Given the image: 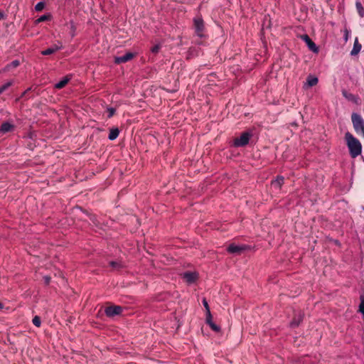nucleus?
<instances>
[{"mask_svg": "<svg viewBox=\"0 0 364 364\" xmlns=\"http://www.w3.org/2000/svg\"><path fill=\"white\" fill-rule=\"evenodd\" d=\"M345 139L350 156L355 159L360 155L362 152V145L360 141L348 132L346 133Z\"/></svg>", "mask_w": 364, "mask_h": 364, "instance_id": "1", "label": "nucleus"}, {"mask_svg": "<svg viewBox=\"0 0 364 364\" xmlns=\"http://www.w3.org/2000/svg\"><path fill=\"white\" fill-rule=\"evenodd\" d=\"M351 119L355 132L364 137V119L363 117L359 114L353 112Z\"/></svg>", "mask_w": 364, "mask_h": 364, "instance_id": "2", "label": "nucleus"}, {"mask_svg": "<svg viewBox=\"0 0 364 364\" xmlns=\"http://www.w3.org/2000/svg\"><path fill=\"white\" fill-rule=\"evenodd\" d=\"M193 26L196 34L200 37H204L205 24L203 19L200 16H196L193 18Z\"/></svg>", "mask_w": 364, "mask_h": 364, "instance_id": "3", "label": "nucleus"}, {"mask_svg": "<svg viewBox=\"0 0 364 364\" xmlns=\"http://www.w3.org/2000/svg\"><path fill=\"white\" fill-rule=\"evenodd\" d=\"M251 136L252 133L250 132H245L242 133L240 137L235 138L234 139V146L235 147H242L247 145Z\"/></svg>", "mask_w": 364, "mask_h": 364, "instance_id": "4", "label": "nucleus"}, {"mask_svg": "<svg viewBox=\"0 0 364 364\" xmlns=\"http://www.w3.org/2000/svg\"><path fill=\"white\" fill-rule=\"evenodd\" d=\"M122 307L120 306H110L105 308V313L108 317H114L121 314Z\"/></svg>", "mask_w": 364, "mask_h": 364, "instance_id": "5", "label": "nucleus"}, {"mask_svg": "<svg viewBox=\"0 0 364 364\" xmlns=\"http://www.w3.org/2000/svg\"><path fill=\"white\" fill-rule=\"evenodd\" d=\"M198 273L195 272H186L182 274L183 279L188 283V284H193L194 283L196 279H198Z\"/></svg>", "mask_w": 364, "mask_h": 364, "instance_id": "6", "label": "nucleus"}, {"mask_svg": "<svg viewBox=\"0 0 364 364\" xmlns=\"http://www.w3.org/2000/svg\"><path fill=\"white\" fill-rule=\"evenodd\" d=\"M246 250L245 245H237L234 243L230 244L227 247V251L231 254H240L242 251Z\"/></svg>", "mask_w": 364, "mask_h": 364, "instance_id": "7", "label": "nucleus"}, {"mask_svg": "<svg viewBox=\"0 0 364 364\" xmlns=\"http://www.w3.org/2000/svg\"><path fill=\"white\" fill-rule=\"evenodd\" d=\"M301 38L306 42L308 48L310 50H311L314 53H318V48L315 44L314 42L309 38V36L306 34L301 36Z\"/></svg>", "mask_w": 364, "mask_h": 364, "instance_id": "8", "label": "nucleus"}, {"mask_svg": "<svg viewBox=\"0 0 364 364\" xmlns=\"http://www.w3.org/2000/svg\"><path fill=\"white\" fill-rule=\"evenodd\" d=\"M134 56V53L128 52L122 56L116 57L114 59V63L117 64L124 63L132 60Z\"/></svg>", "mask_w": 364, "mask_h": 364, "instance_id": "9", "label": "nucleus"}, {"mask_svg": "<svg viewBox=\"0 0 364 364\" xmlns=\"http://www.w3.org/2000/svg\"><path fill=\"white\" fill-rule=\"evenodd\" d=\"M15 126L9 122H4L0 126V133L6 134L14 131Z\"/></svg>", "mask_w": 364, "mask_h": 364, "instance_id": "10", "label": "nucleus"}, {"mask_svg": "<svg viewBox=\"0 0 364 364\" xmlns=\"http://www.w3.org/2000/svg\"><path fill=\"white\" fill-rule=\"evenodd\" d=\"M303 318H304V314H302L301 311H299L297 314H296L294 316V318L290 322V327L296 328V327L299 326V325L303 321Z\"/></svg>", "mask_w": 364, "mask_h": 364, "instance_id": "11", "label": "nucleus"}, {"mask_svg": "<svg viewBox=\"0 0 364 364\" xmlns=\"http://www.w3.org/2000/svg\"><path fill=\"white\" fill-rule=\"evenodd\" d=\"M342 95L348 101L352 102L355 104H358L359 98L358 96L348 92L346 90H342Z\"/></svg>", "mask_w": 364, "mask_h": 364, "instance_id": "12", "label": "nucleus"}, {"mask_svg": "<svg viewBox=\"0 0 364 364\" xmlns=\"http://www.w3.org/2000/svg\"><path fill=\"white\" fill-rule=\"evenodd\" d=\"M362 49V45L359 43L358 38L355 37L354 40V43L353 48L350 51V55L351 56H355L357 55Z\"/></svg>", "mask_w": 364, "mask_h": 364, "instance_id": "13", "label": "nucleus"}, {"mask_svg": "<svg viewBox=\"0 0 364 364\" xmlns=\"http://www.w3.org/2000/svg\"><path fill=\"white\" fill-rule=\"evenodd\" d=\"M119 129L117 127L112 128L109 131L108 139L110 141H114L119 136Z\"/></svg>", "mask_w": 364, "mask_h": 364, "instance_id": "14", "label": "nucleus"}, {"mask_svg": "<svg viewBox=\"0 0 364 364\" xmlns=\"http://www.w3.org/2000/svg\"><path fill=\"white\" fill-rule=\"evenodd\" d=\"M20 65L18 60H14L10 63L7 64L3 69V71H9L12 68H16Z\"/></svg>", "mask_w": 364, "mask_h": 364, "instance_id": "15", "label": "nucleus"}, {"mask_svg": "<svg viewBox=\"0 0 364 364\" xmlns=\"http://www.w3.org/2000/svg\"><path fill=\"white\" fill-rule=\"evenodd\" d=\"M70 77H65L64 78H63L61 80H60L55 85V87L56 89L63 88L68 84V82L70 81Z\"/></svg>", "mask_w": 364, "mask_h": 364, "instance_id": "16", "label": "nucleus"}, {"mask_svg": "<svg viewBox=\"0 0 364 364\" xmlns=\"http://www.w3.org/2000/svg\"><path fill=\"white\" fill-rule=\"evenodd\" d=\"M318 82V77L314 76H309L306 79V84L309 87H313L316 85Z\"/></svg>", "mask_w": 364, "mask_h": 364, "instance_id": "17", "label": "nucleus"}, {"mask_svg": "<svg viewBox=\"0 0 364 364\" xmlns=\"http://www.w3.org/2000/svg\"><path fill=\"white\" fill-rule=\"evenodd\" d=\"M355 7H356V9H357V11H358V14H359V16L361 18H363L364 17V8H363L362 4L358 1H356Z\"/></svg>", "mask_w": 364, "mask_h": 364, "instance_id": "18", "label": "nucleus"}, {"mask_svg": "<svg viewBox=\"0 0 364 364\" xmlns=\"http://www.w3.org/2000/svg\"><path fill=\"white\" fill-rule=\"evenodd\" d=\"M284 178L281 176H278L277 178L272 181V185L280 188L282 185L284 183Z\"/></svg>", "mask_w": 364, "mask_h": 364, "instance_id": "19", "label": "nucleus"}, {"mask_svg": "<svg viewBox=\"0 0 364 364\" xmlns=\"http://www.w3.org/2000/svg\"><path fill=\"white\" fill-rule=\"evenodd\" d=\"M14 83L13 80H9L0 86V95L2 94L4 91H6L9 87H11Z\"/></svg>", "mask_w": 364, "mask_h": 364, "instance_id": "20", "label": "nucleus"}, {"mask_svg": "<svg viewBox=\"0 0 364 364\" xmlns=\"http://www.w3.org/2000/svg\"><path fill=\"white\" fill-rule=\"evenodd\" d=\"M360 304L359 305V311L362 314L364 318V295L362 294L360 296Z\"/></svg>", "mask_w": 364, "mask_h": 364, "instance_id": "21", "label": "nucleus"}, {"mask_svg": "<svg viewBox=\"0 0 364 364\" xmlns=\"http://www.w3.org/2000/svg\"><path fill=\"white\" fill-rule=\"evenodd\" d=\"M33 324L36 327H40L41 325V320L38 316H35L32 320Z\"/></svg>", "mask_w": 364, "mask_h": 364, "instance_id": "22", "label": "nucleus"}, {"mask_svg": "<svg viewBox=\"0 0 364 364\" xmlns=\"http://www.w3.org/2000/svg\"><path fill=\"white\" fill-rule=\"evenodd\" d=\"M70 36L72 38L75 36L76 26L73 21L70 22Z\"/></svg>", "mask_w": 364, "mask_h": 364, "instance_id": "23", "label": "nucleus"}, {"mask_svg": "<svg viewBox=\"0 0 364 364\" xmlns=\"http://www.w3.org/2000/svg\"><path fill=\"white\" fill-rule=\"evenodd\" d=\"M109 265L114 269H120L122 267V264L119 262L112 261L109 262Z\"/></svg>", "mask_w": 364, "mask_h": 364, "instance_id": "24", "label": "nucleus"}, {"mask_svg": "<svg viewBox=\"0 0 364 364\" xmlns=\"http://www.w3.org/2000/svg\"><path fill=\"white\" fill-rule=\"evenodd\" d=\"M208 325L215 332H219L220 331V327L219 326H218L217 324H215L213 321Z\"/></svg>", "mask_w": 364, "mask_h": 364, "instance_id": "25", "label": "nucleus"}, {"mask_svg": "<svg viewBox=\"0 0 364 364\" xmlns=\"http://www.w3.org/2000/svg\"><path fill=\"white\" fill-rule=\"evenodd\" d=\"M44 7H45L44 2L40 1V2L37 3L36 5L35 6V10L36 11H41L44 9Z\"/></svg>", "mask_w": 364, "mask_h": 364, "instance_id": "26", "label": "nucleus"}, {"mask_svg": "<svg viewBox=\"0 0 364 364\" xmlns=\"http://www.w3.org/2000/svg\"><path fill=\"white\" fill-rule=\"evenodd\" d=\"M50 18V15H43L41 16H40L37 20H36V22L37 23H41V22H43V21H48Z\"/></svg>", "mask_w": 364, "mask_h": 364, "instance_id": "27", "label": "nucleus"}, {"mask_svg": "<svg viewBox=\"0 0 364 364\" xmlns=\"http://www.w3.org/2000/svg\"><path fill=\"white\" fill-rule=\"evenodd\" d=\"M50 48H53V52L55 53L56 51L61 50L63 48V46L60 42H58V44H55Z\"/></svg>", "mask_w": 364, "mask_h": 364, "instance_id": "28", "label": "nucleus"}, {"mask_svg": "<svg viewBox=\"0 0 364 364\" xmlns=\"http://www.w3.org/2000/svg\"><path fill=\"white\" fill-rule=\"evenodd\" d=\"M107 111L108 112L107 117L111 118L115 114L116 109L113 107H107Z\"/></svg>", "mask_w": 364, "mask_h": 364, "instance_id": "29", "label": "nucleus"}, {"mask_svg": "<svg viewBox=\"0 0 364 364\" xmlns=\"http://www.w3.org/2000/svg\"><path fill=\"white\" fill-rule=\"evenodd\" d=\"M53 53H54V52H53V48H51L50 47L41 51V54L43 55H51Z\"/></svg>", "mask_w": 364, "mask_h": 364, "instance_id": "30", "label": "nucleus"}, {"mask_svg": "<svg viewBox=\"0 0 364 364\" xmlns=\"http://www.w3.org/2000/svg\"><path fill=\"white\" fill-rule=\"evenodd\" d=\"M161 48V46L159 44H156L155 46H154L151 48V51L153 53H158L159 50Z\"/></svg>", "mask_w": 364, "mask_h": 364, "instance_id": "31", "label": "nucleus"}, {"mask_svg": "<svg viewBox=\"0 0 364 364\" xmlns=\"http://www.w3.org/2000/svg\"><path fill=\"white\" fill-rule=\"evenodd\" d=\"M205 321H206V323H207V324H209V323H210L211 322H213L212 315H211V314H210V311H209V313H206V319H205Z\"/></svg>", "mask_w": 364, "mask_h": 364, "instance_id": "32", "label": "nucleus"}, {"mask_svg": "<svg viewBox=\"0 0 364 364\" xmlns=\"http://www.w3.org/2000/svg\"><path fill=\"white\" fill-rule=\"evenodd\" d=\"M203 304L206 310V313H209L210 311V307H209V305H208V303L206 300V299H203Z\"/></svg>", "mask_w": 364, "mask_h": 364, "instance_id": "33", "label": "nucleus"}, {"mask_svg": "<svg viewBox=\"0 0 364 364\" xmlns=\"http://www.w3.org/2000/svg\"><path fill=\"white\" fill-rule=\"evenodd\" d=\"M350 36V31L347 29L345 30L344 41L346 42L348 40Z\"/></svg>", "mask_w": 364, "mask_h": 364, "instance_id": "34", "label": "nucleus"}, {"mask_svg": "<svg viewBox=\"0 0 364 364\" xmlns=\"http://www.w3.org/2000/svg\"><path fill=\"white\" fill-rule=\"evenodd\" d=\"M43 280H44V282L46 284H49L50 282V277L49 276H44L43 277Z\"/></svg>", "mask_w": 364, "mask_h": 364, "instance_id": "35", "label": "nucleus"}, {"mask_svg": "<svg viewBox=\"0 0 364 364\" xmlns=\"http://www.w3.org/2000/svg\"><path fill=\"white\" fill-rule=\"evenodd\" d=\"M4 18V14L3 12H0V21Z\"/></svg>", "mask_w": 364, "mask_h": 364, "instance_id": "36", "label": "nucleus"}, {"mask_svg": "<svg viewBox=\"0 0 364 364\" xmlns=\"http://www.w3.org/2000/svg\"><path fill=\"white\" fill-rule=\"evenodd\" d=\"M4 309V304L0 302V309Z\"/></svg>", "mask_w": 364, "mask_h": 364, "instance_id": "37", "label": "nucleus"}]
</instances>
